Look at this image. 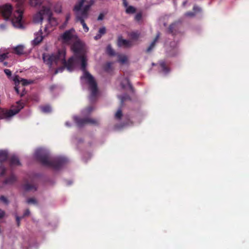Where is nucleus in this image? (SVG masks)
<instances>
[{"label": "nucleus", "instance_id": "7c9ffc66", "mask_svg": "<svg viewBox=\"0 0 249 249\" xmlns=\"http://www.w3.org/2000/svg\"><path fill=\"white\" fill-rule=\"evenodd\" d=\"M6 172V168L2 165H0V176L4 175Z\"/></svg>", "mask_w": 249, "mask_h": 249}, {"label": "nucleus", "instance_id": "4468645a", "mask_svg": "<svg viewBox=\"0 0 249 249\" xmlns=\"http://www.w3.org/2000/svg\"><path fill=\"white\" fill-rule=\"evenodd\" d=\"M123 0V4L125 7L126 8V12L127 14H133L135 12V8L132 6H127V3L126 1V0Z\"/></svg>", "mask_w": 249, "mask_h": 249}, {"label": "nucleus", "instance_id": "864d4df0", "mask_svg": "<svg viewBox=\"0 0 249 249\" xmlns=\"http://www.w3.org/2000/svg\"><path fill=\"white\" fill-rule=\"evenodd\" d=\"M2 249H6L4 247H2ZM11 249V248H9V249Z\"/></svg>", "mask_w": 249, "mask_h": 249}, {"label": "nucleus", "instance_id": "6ab92c4d", "mask_svg": "<svg viewBox=\"0 0 249 249\" xmlns=\"http://www.w3.org/2000/svg\"><path fill=\"white\" fill-rule=\"evenodd\" d=\"M14 50L17 54H22L23 53L24 46L21 45H18L14 48Z\"/></svg>", "mask_w": 249, "mask_h": 249}, {"label": "nucleus", "instance_id": "a878e982", "mask_svg": "<svg viewBox=\"0 0 249 249\" xmlns=\"http://www.w3.org/2000/svg\"><path fill=\"white\" fill-rule=\"evenodd\" d=\"M118 98L120 99L122 104L124 101L128 99H129V97L128 96V95L126 94H124L123 95L119 96H118Z\"/></svg>", "mask_w": 249, "mask_h": 249}, {"label": "nucleus", "instance_id": "5fc2aeb1", "mask_svg": "<svg viewBox=\"0 0 249 249\" xmlns=\"http://www.w3.org/2000/svg\"><path fill=\"white\" fill-rule=\"evenodd\" d=\"M186 1H185V2H183V5L186 4Z\"/></svg>", "mask_w": 249, "mask_h": 249}, {"label": "nucleus", "instance_id": "9b49d317", "mask_svg": "<svg viewBox=\"0 0 249 249\" xmlns=\"http://www.w3.org/2000/svg\"><path fill=\"white\" fill-rule=\"evenodd\" d=\"M16 180V177L14 175L12 174L9 177L3 180L2 184L3 185H11L14 184Z\"/></svg>", "mask_w": 249, "mask_h": 249}, {"label": "nucleus", "instance_id": "2f4dec72", "mask_svg": "<svg viewBox=\"0 0 249 249\" xmlns=\"http://www.w3.org/2000/svg\"><path fill=\"white\" fill-rule=\"evenodd\" d=\"M21 78L18 76L16 75L14 76L13 78L14 81L15 82V84L17 85V84H19L20 83L21 81Z\"/></svg>", "mask_w": 249, "mask_h": 249}, {"label": "nucleus", "instance_id": "39448f33", "mask_svg": "<svg viewBox=\"0 0 249 249\" xmlns=\"http://www.w3.org/2000/svg\"><path fill=\"white\" fill-rule=\"evenodd\" d=\"M93 110V108L92 107H89L88 108L83 110L81 114L83 117H85L83 119H80L76 116H73V119L78 127H82L87 124H97L98 121L96 120L86 117Z\"/></svg>", "mask_w": 249, "mask_h": 249}, {"label": "nucleus", "instance_id": "79ce46f5", "mask_svg": "<svg viewBox=\"0 0 249 249\" xmlns=\"http://www.w3.org/2000/svg\"><path fill=\"white\" fill-rule=\"evenodd\" d=\"M5 214V213L3 211L0 209V218H2Z\"/></svg>", "mask_w": 249, "mask_h": 249}, {"label": "nucleus", "instance_id": "f3484780", "mask_svg": "<svg viewBox=\"0 0 249 249\" xmlns=\"http://www.w3.org/2000/svg\"><path fill=\"white\" fill-rule=\"evenodd\" d=\"M8 157V152L6 150H0V162L5 160Z\"/></svg>", "mask_w": 249, "mask_h": 249}, {"label": "nucleus", "instance_id": "c85d7f7f", "mask_svg": "<svg viewBox=\"0 0 249 249\" xmlns=\"http://www.w3.org/2000/svg\"><path fill=\"white\" fill-rule=\"evenodd\" d=\"M8 53H4L2 54H0V61L2 62L4 60L8 58Z\"/></svg>", "mask_w": 249, "mask_h": 249}, {"label": "nucleus", "instance_id": "4c0bfd02", "mask_svg": "<svg viewBox=\"0 0 249 249\" xmlns=\"http://www.w3.org/2000/svg\"><path fill=\"white\" fill-rule=\"evenodd\" d=\"M64 67H60L57 69L55 71L54 74H57L58 72H62L64 70Z\"/></svg>", "mask_w": 249, "mask_h": 249}, {"label": "nucleus", "instance_id": "6e6552de", "mask_svg": "<svg viewBox=\"0 0 249 249\" xmlns=\"http://www.w3.org/2000/svg\"><path fill=\"white\" fill-rule=\"evenodd\" d=\"M45 8H49V7H43L39 12L36 13L34 17V21L35 23H41L44 17H46V14L44 12Z\"/></svg>", "mask_w": 249, "mask_h": 249}, {"label": "nucleus", "instance_id": "cd10ccee", "mask_svg": "<svg viewBox=\"0 0 249 249\" xmlns=\"http://www.w3.org/2000/svg\"><path fill=\"white\" fill-rule=\"evenodd\" d=\"M112 64V63L111 62H107L104 68L105 71H109L111 69Z\"/></svg>", "mask_w": 249, "mask_h": 249}, {"label": "nucleus", "instance_id": "c03bdc74", "mask_svg": "<svg viewBox=\"0 0 249 249\" xmlns=\"http://www.w3.org/2000/svg\"><path fill=\"white\" fill-rule=\"evenodd\" d=\"M29 214H30L29 210H26L25 211V212H24L23 215L25 216L28 215Z\"/></svg>", "mask_w": 249, "mask_h": 249}, {"label": "nucleus", "instance_id": "7ed1b4c3", "mask_svg": "<svg viewBox=\"0 0 249 249\" xmlns=\"http://www.w3.org/2000/svg\"><path fill=\"white\" fill-rule=\"evenodd\" d=\"M93 3V0H90L89 1L86 0H80L77 2L73 8L76 21H79L81 23L84 31L86 33L89 31V28L86 24L85 19L88 18L89 11Z\"/></svg>", "mask_w": 249, "mask_h": 249}, {"label": "nucleus", "instance_id": "393cba45", "mask_svg": "<svg viewBox=\"0 0 249 249\" xmlns=\"http://www.w3.org/2000/svg\"><path fill=\"white\" fill-rule=\"evenodd\" d=\"M24 187V189L26 191L36 190V188L34 186L29 184H25Z\"/></svg>", "mask_w": 249, "mask_h": 249}, {"label": "nucleus", "instance_id": "2eb2a0df", "mask_svg": "<svg viewBox=\"0 0 249 249\" xmlns=\"http://www.w3.org/2000/svg\"><path fill=\"white\" fill-rule=\"evenodd\" d=\"M106 29L105 27L100 28L99 30L98 33L97 35L94 36L95 40L100 39L102 36L106 33Z\"/></svg>", "mask_w": 249, "mask_h": 249}, {"label": "nucleus", "instance_id": "c756f323", "mask_svg": "<svg viewBox=\"0 0 249 249\" xmlns=\"http://www.w3.org/2000/svg\"><path fill=\"white\" fill-rule=\"evenodd\" d=\"M20 82L22 83V84L23 86L29 85L32 83V82L31 81H28V80H27L25 79H23V78H21Z\"/></svg>", "mask_w": 249, "mask_h": 249}, {"label": "nucleus", "instance_id": "58836bf2", "mask_svg": "<svg viewBox=\"0 0 249 249\" xmlns=\"http://www.w3.org/2000/svg\"><path fill=\"white\" fill-rule=\"evenodd\" d=\"M193 10L196 13L200 12L201 11V8L197 6H194Z\"/></svg>", "mask_w": 249, "mask_h": 249}, {"label": "nucleus", "instance_id": "dca6fc26", "mask_svg": "<svg viewBox=\"0 0 249 249\" xmlns=\"http://www.w3.org/2000/svg\"><path fill=\"white\" fill-rule=\"evenodd\" d=\"M160 65L161 69L162 72L164 74L166 75L170 71V70L166 67V64L164 61L160 62Z\"/></svg>", "mask_w": 249, "mask_h": 249}, {"label": "nucleus", "instance_id": "a211bd4d", "mask_svg": "<svg viewBox=\"0 0 249 249\" xmlns=\"http://www.w3.org/2000/svg\"><path fill=\"white\" fill-rule=\"evenodd\" d=\"M20 165L18 159L16 156H13L10 159V165L11 166Z\"/></svg>", "mask_w": 249, "mask_h": 249}, {"label": "nucleus", "instance_id": "aec40b11", "mask_svg": "<svg viewBox=\"0 0 249 249\" xmlns=\"http://www.w3.org/2000/svg\"><path fill=\"white\" fill-rule=\"evenodd\" d=\"M160 37V34L158 33L157 36H156V38H155V39L153 40V41L151 43V44L150 45L149 47L146 50V52H150L152 49L153 48H154V46H155V44L156 43V42L157 41V40H158L159 38Z\"/></svg>", "mask_w": 249, "mask_h": 249}, {"label": "nucleus", "instance_id": "603ef678", "mask_svg": "<svg viewBox=\"0 0 249 249\" xmlns=\"http://www.w3.org/2000/svg\"><path fill=\"white\" fill-rule=\"evenodd\" d=\"M116 129H119L121 127H118V126H116Z\"/></svg>", "mask_w": 249, "mask_h": 249}, {"label": "nucleus", "instance_id": "8fccbe9b", "mask_svg": "<svg viewBox=\"0 0 249 249\" xmlns=\"http://www.w3.org/2000/svg\"><path fill=\"white\" fill-rule=\"evenodd\" d=\"M65 125L67 126H68V127H70L71 126V124L69 123V122H66V123H65Z\"/></svg>", "mask_w": 249, "mask_h": 249}, {"label": "nucleus", "instance_id": "a19ab883", "mask_svg": "<svg viewBox=\"0 0 249 249\" xmlns=\"http://www.w3.org/2000/svg\"><path fill=\"white\" fill-rule=\"evenodd\" d=\"M194 13L192 12H187L185 14V16L186 17H194Z\"/></svg>", "mask_w": 249, "mask_h": 249}, {"label": "nucleus", "instance_id": "72a5a7b5", "mask_svg": "<svg viewBox=\"0 0 249 249\" xmlns=\"http://www.w3.org/2000/svg\"><path fill=\"white\" fill-rule=\"evenodd\" d=\"M54 11L57 13H60L61 12V5L59 4H57L54 7Z\"/></svg>", "mask_w": 249, "mask_h": 249}, {"label": "nucleus", "instance_id": "3c124183", "mask_svg": "<svg viewBox=\"0 0 249 249\" xmlns=\"http://www.w3.org/2000/svg\"><path fill=\"white\" fill-rule=\"evenodd\" d=\"M3 65H4V66H7V62H4V63H3Z\"/></svg>", "mask_w": 249, "mask_h": 249}, {"label": "nucleus", "instance_id": "bb28decb", "mask_svg": "<svg viewBox=\"0 0 249 249\" xmlns=\"http://www.w3.org/2000/svg\"><path fill=\"white\" fill-rule=\"evenodd\" d=\"M122 116V111L121 108H119L115 114L116 119H120Z\"/></svg>", "mask_w": 249, "mask_h": 249}, {"label": "nucleus", "instance_id": "1a4fd4ad", "mask_svg": "<svg viewBox=\"0 0 249 249\" xmlns=\"http://www.w3.org/2000/svg\"><path fill=\"white\" fill-rule=\"evenodd\" d=\"M46 36V34L44 35V36ZM43 38V36H42V30L40 29L38 32L35 34V38L32 41V44L33 45H36L42 41Z\"/></svg>", "mask_w": 249, "mask_h": 249}, {"label": "nucleus", "instance_id": "5701e85b", "mask_svg": "<svg viewBox=\"0 0 249 249\" xmlns=\"http://www.w3.org/2000/svg\"><path fill=\"white\" fill-rule=\"evenodd\" d=\"M30 4L32 6L37 7L40 5L41 0H30Z\"/></svg>", "mask_w": 249, "mask_h": 249}, {"label": "nucleus", "instance_id": "473e14b6", "mask_svg": "<svg viewBox=\"0 0 249 249\" xmlns=\"http://www.w3.org/2000/svg\"><path fill=\"white\" fill-rule=\"evenodd\" d=\"M140 34L138 33V32H133L131 34L130 36L133 39H137L139 36Z\"/></svg>", "mask_w": 249, "mask_h": 249}, {"label": "nucleus", "instance_id": "49530a36", "mask_svg": "<svg viewBox=\"0 0 249 249\" xmlns=\"http://www.w3.org/2000/svg\"><path fill=\"white\" fill-rule=\"evenodd\" d=\"M15 89L16 91L17 92V93L18 94L19 93V89H18L17 84L16 85V86L15 87Z\"/></svg>", "mask_w": 249, "mask_h": 249}, {"label": "nucleus", "instance_id": "412c9836", "mask_svg": "<svg viewBox=\"0 0 249 249\" xmlns=\"http://www.w3.org/2000/svg\"><path fill=\"white\" fill-rule=\"evenodd\" d=\"M118 61L121 64H124L127 61V58L126 55L123 54H119L118 55Z\"/></svg>", "mask_w": 249, "mask_h": 249}, {"label": "nucleus", "instance_id": "09e8293b", "mask_svg": "<svg viewBox=\"0 0 249 249\" xmlns=\"http://www.w3.org/2000/svg\"><path fill=\"white\" fill-rule=\"evenodd\" d=\"M70 15H67V17H66V23H65L66 24H67V22L68 21V20L70 19Z\"/></svg>", "mask_w": 249, "mask_h": 249}, {"label": "nucleus", "instance_id": "ea45409f", "mask_svg": "<svg viewBox=\"0 0 249 249\" xmlns=\"http://www.w3.org/2000/svg\"><path fill=\"white\" fill-rule=\"evenodd\" d=\"M142 18V15L141 14L139 13V14H137L136 16H135V18L136 20L137 21H139L141 20Z\"/></svg>", "mask_w": 249, "mask_h": 249}, {"label": "nucleus", "instance_id": "9d476101", "mask_svg": "<svg viewBox=\"0 0 249 249\" xmlns=\"http://www.w3.org/2000/svg\"><path fill=\"white\" fill-rule=\"evenodd\" d=\"M118 45L119 47H129L132 46V41L129 40L124 39L122 37H119L118 41Z\"/></svg>", "mask_w": 249, "mask_h": 249}, {"label": "nucleus", "instance_id": "423d86ee", "mask_svg": "<svg viewBox=\"0 0 249 249\" xmlns=\"http://www.w3.org/2000/svg\"><path fill=\"white\" fill-rule=\"evenodd\" d=\"M24 105L20 102L17 103L15 108L9 110L0 108V119H4L6 121H9L16 114L18 113L19 111L23 108Z\"/></svg>", "mask_w": 249, "mask_h": 249}, {"label": "nucleus", "instance_id": "b1692460", "mask_svg": "<svg viewBox=\"0 0 249 249\" xmlns=\"http://www.w3.org/2000/svg\"><path fill=\"white\" fill-rule=\"evenodd\" d=\"M107 53L111 56L115 55V52L110 45H108L107 47Z\"/></svg>", "mask_w": 249, "mask_h": 249}, {"label": "nucleus", "instance_id": "f8f14e48", "mask_svg": "<svg viewBox=\"0 0 249 249\" xmlns=\"http://www.w3.org/2000/svg\"><path fill=\"white\" fill-rule=\"evenodd\" d=\"M119 80L121 83V85L123 89L126 88V87H128L130 89L132 88L131 85L127 78L121 77L119 79Z\"/></svg>", "mask_w": 249, "mask_h": 249}, {"label": "nucleus", "instance_id": "c9c22d12", "mask_svg": "<svg viewBox=\"0 0 249 249\" xmlns=\"http://www.w3.org/2000/svg\"><path fill=\"white\" fill-rule=\"evenodd\" d=\"M4 72L5 73V74L9 78L12 75V72L9 69H4Z\"/></svg>", "mask_w": 249, "mask_h": 249}, {"label": "nucleus", "instance_id": "de8ad7c7", "mask_svg": "<svg viewBox=\"0 0 249 249\" xmlns=\"http://www.w3.org/2000/svg\"><path fill=\"white\" fill-rule=\"evenodd\" d=\"M103 18V16L102 15H100L98 18V20H102Z\"/></svg>", "mask_w": 249, "mask_h": 249}, {"label": "nucleus", "instance_id": "20e7f679", "mask_svg": "<svg viewBox=\"0 0 249 249\" xmlns=\"http://www.w3.org/2000/svg\"><path fill=\"white\" fill-rule=\"evenodd\" d=\"M12 7L10 4H5L0 6V13L6 19L11 17V21L15 27L22 28V24L23 10L21 7L18 8L12 15Z\"/></svg>", "mask_w": 249, "mask_h": 249}, {"label": "nucleus", "instance_id": "e433bc0d", "mask_svg": "<svg viewBox=\"0 0 249 249\" xmlns=\"http://www.w3.org/2000/svg\"><path fill=\"white\" fill-rule=\"evenodd\" d=\"M27 202L29 204H36V200L34 198H29L27 200Z\"/></svg>", "mask_w": 249, "mask_h": 249}, {"label": "nucleus", "instance_id": "37998d69", "mask_svg": "<svg viewBox=\"0 0 249 249\" xmlns=\"http://www.w3.org/2000/svg\"><path fill=\"white\" fill-rule=\"evenodd\" d=\"M6 28L5 25L2 24L0 25V30H4Z\"/></svg>", "mask_w": 249, "mask_h": 249}, {"label": "nucleus", "instance_id": "ddd939ff", "mask_svg": "<svg viewBox=\"0 0 249 249\" xmlns=\"http://www.w3.org/2000/svg\"><path fill=\"white\" fill-rule=\"evenodd\" d=\"M179 29V25L178 23H175L170 25L169 28V32L172 34L173 35L176 34V32Z\"/></svg>", "mask_w": 249, "mask_h": 249}, {"label": "nucleus", "instance_id": "f704fd0d", "mask_svg": "<svg viewBox=\"0 0 249 249\" xmlns=\"http://www.w3.org/2000/svg\"><path fill=\"white\" fill-rule=\"evenodd\" d=\"M0 200L5 204H8L9 203L7 198L4 196H1L0 197Z\"/></svg>", "mask_w": 249, "mask_h": 249}, {"label": "nucleus", "instance_id": "0eeeda50", "mask_svg": "<svg viewBox=\"0 0 249 249\" xmlns=\"http://www.w3.org/2000/svg\"><path fill=\"white\" fill-rule=\"evenodd\" d=\"M44 12L46 14V17L48 21V24L44 28V32L46 33V35H47L53 30L52 28L56 26L58 22L56 19L52 17V13L50 8H45Z\"/></svg>", "mask_w": 249, "mask_h": 249}, {"label": "nucleus", "instance_id": "4be33fe9", "mask_svg": "<svg viewBox=\"0 0 249 249\" xmlns=\"http://www.w3.org/2000/svg\"><path fill=\"white\" fill-rule=\"evenodd\" d=\"M40 109L42 112L44 113H49L51 111L52 109L50 106H45L40 107Z\"/></svg>", "mask_w": 249, "mask_h": 249}, {"label": "nucleus", "instance_id": "f257e3e1", "mask_svg": "<svg viewBox=\"0 0 249 249\" xmlns=\"http://www.w3.org/2000/svg\"><path fill=\"white\" fill-rule=\"evenodd\" d=\"M58 40L64 44H72L71 49L74 53L73 56L66 62V51L64 49L58 51L56 53H44L42 58L44 63L50 68L63 64L70 72L73 71L76 67L80 65L81 70L83 72V74L80 78L81 83L88 85L90 92L89 100L93 101L98 94L97 83L94 77L86 70L87 65L86 52L82 44L78 40L75 34V30L71 29L66 31L58 37Z\"/></svg>", "mask_w": 249, "mask_h": 249}, {"label": "nucleus", "instance_id": "f03ea898", "mask_svg": "<svg viewBox=\"0 0 249 249\" xmlns=\"http://www.w3.org/2000/svg\"><path fill=\"white\" fill-rule=\"evenodd\" d=\"M35 156L43 165L54 170L60 169L68 161L67 159L62 156L51 158L48 150L42 148H37L36 150Z\"/></svg>", "mask_w": 249, "mask_h": 249}, {"label": "nucleus", "instance_id": "a18cd8bd", "mask_svg": "<svg viewBox=\"0 0 249 249\" xmlns=\"http://www.w3.org/2000/svg\"><path fill=\"white\" fill-rule=\"evenodd\" d=\"M20 220V217L18 216H16V221H17V224L18 225H19Z\"/></svg>", "mask_w": 249, "mask_h": 249}]
</instances>
